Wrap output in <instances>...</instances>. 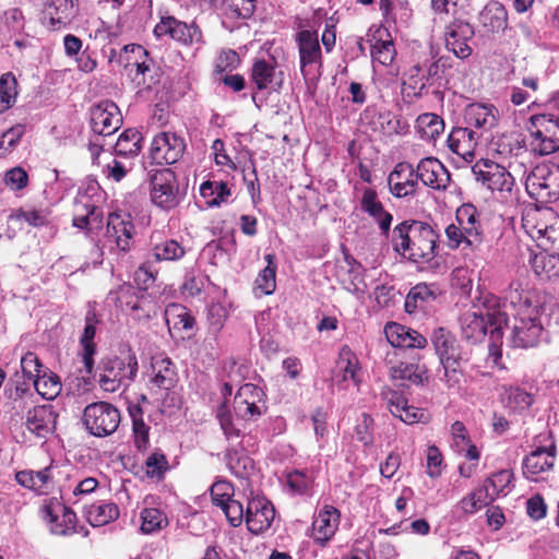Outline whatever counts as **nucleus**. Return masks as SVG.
Returning <instances> with one entry per match:
<instances>
[{"instance_id": "obj_1", "label": "nucleus", "mask_w": 559, "mask_h": 559, "mask_svg": "<svg viewBox=\"0 0 559 559\" xmlns=\"http://www.w3.org/2000/svg\"><path fill=\"white\" fill-rule=\"evenodd\" d=\"M504 299L515 310L510 338L512 346L516 348L537 346L544 333L540 321L542 304L537 292L518 278L509 284Z\"/></svg>"}, {"instance_id": "obj_2", "label": "nucleus", "mask_w": 559, "mask_h": 559, "mask_svg": "<svg viewBox=\"0 0 559 559\" xmlns=\"http://www.w3.org/2000/svg\"><path fill=\"white\" fill-rule=\"evenodd\" d=\"M439 235L432 227L419 221H405L392 233L394 251L413 262H429L437 255Z\"/></svg>"}, {"instance_id": "obj_3", "label": "nucleus", "mask_w": 559, "mask_h": 559, "mask_svg": "<svg viewBox=\"0 0 559 559\" xmlns=\"http://www.w3.org/2000/svg\"><path fill=\"white\" fill-rule=\"evenodd\" d=\"M522 226L543 251L559 253V217L552 211H527Z\"/></svg>"}, {"instance_id": "obj_4", "label": "nucleus", "mask_w": 559, "mask_h": 559, "mask_svg": "<svg viewBox=\"0 0 559 559\" xmlns=\"http://www.w3.org/2000/svg\"><path fill=\"white\" fill-rule=\"evenodd\" d=\"M507 321L506 313L499 309L467 311L460 319L463 336L475 343L480 342L488 331L493 343L499 341Z\"/></svg>"}, {"instance_id": "obj_5", "label": "nucleus", "mask_w": 559, "mask_h": 559, "mask_svg": "<svg viewBox=\"0 0 559 559\" xmlns=\"http://www.w3.org/2000/svg\"><path fill=\"white\" fill-rule=\"evenodd\" d=\"M527 193L543 203L559 199V165L542 163L535 166L525 180Z\"/></svg>"}, {"instance_id": "obj_6", "label": "nucleus", "mask_w": 559, "mask_h": 559, "mask_svg": "<svg viewBox=\"0 0 559 559\" xmlns=\"http://www.w3.org/2000/svg\"><path fill=\"white\" fill-rule=\"evenodd\" d=\"M99 386L105 392L115 393L121 388H127L135 378L138 372V360L133 355L126 359L115 357L102 362Z\"/></svg>"}, {"instance_id": "obj_7", "label": "nucleus", "mask_w": 559, "mask_h": 559, "mask_svg": "<svg viewBox=\"0 0 559 559\" xmlns=\"http://www.w3.org/2000/svg\"><path fill=\"white\" fill-rule=\"evenodd\" d=\"M86 430L98 438L114 433L120 424V412L107 402L88 404L83 412Z\"/></svg>"}, {"instance_id": "obj_8", "label": "nucleus", "mask_w": 559, "mask_h": 559, "mask_svg": "<svg viewBox=\"0 0 559 559\" xmlns=\"http://www.w3.org/2000/svg\"><path fill=\"white\" fill-rule=\"evenodd\" d=\"M473 173L477 181L486 186L491 192L498 193L501 198H507L511 194L514 178L506 167L486 159L477 162L473 166Z\"/></svg>"}, {"instance_id": "obj_9", "label": "nucleus", "mask_w": 559, "mask_h": 559, "mask_svg": "<svg viewBox=\"0 0 559 559\" xmlns=\"http://www.w3.org/2000/svg\"><path fill=\"white\" fill-rule=\"evenodd\" d=\"M533 150L539 155H548L559 150V118L547 115L531 117Z\"/></svg>"}, {"instance_id": "obj_10", "label": "nucleus", "mask_w": 559, "mask_h": 559, "mask_svg": "<svg viewBox=\"0 0 559 559\" xmlns=\"http://www.w3.org/2000/svg\"><path fill=\"white\" fill-rule=\"evenodd\" d=\"M151 199L163 210H170L178 205L179 187L171 169H157L151 175Z\"/></svg>"}, {"instance_id": "obj_11", "label": "nucleus", "mask_w": 559, "mask_h": 559, "mask_svg": "<svg viewBox=\"0 0 559 559\" xmlns=\"http://www.w3.org/2000/svg\"><path fill=\"white\" fill-rule=\"evenodd\" d=\"M474 35V27L465 17H456L445 22V48L459 59L463 60L472 55L473 49L469 43L473 40Z\"/></svg>"}, {"instance_id": "obj_12", "label": "nucleus", "mask_w": 559, "mask_h": 559, "mask_svg": "<svg viewBox=\"0 0 559 559\" xmlns=\"http://www.w3.org/2000/svg\"><path fill=\"white\" fill-rule=\"evenodd\" d=\"M186 150L183 139L171 132H160L152 141L150 158L158 165L178 162Z\"/></svg>"}, {"instance_id": "obj_13", "label": "nucleus", "mask_w": 559, "mask_h": 559, "mask_svg": "<svg viewBox=\"0 0 559 559\" xmlns=\"http://www.w3.org/2000/svg\"><path fill=\"white\" fill-rule=\"evenodd\" d=\"M122 122L118 106L105 100L91 108V124L95 133L107 136L116 132Z\"/></svg>"}, {"instance_id": "obj_14", "label": "nucleus", "mask_w": 559, "mask_h": 559, "mask_svg": "<svg viewBox=\"0 0 559 559\" xmlns=\"http://www.w3.org/2000/svg\"><path fill=\"white\" fill-rule=\"evenodd\" d=\"M295 40L299 53L300 72L306 78L308 67L322 66V50L318 33L316 31L302 29L296 34Z\"/></svg>"}, {"instance_id": "obj_15", "label": "nucleus", "mask_w": 559, "mask_h": 559, "mask_svg": "<svg viewBox=\"0 0 559 559\" xmlns=\"http://www.w3.org/2000/svg\"><path fill=\"white\" fill-rule=\"evenodd\" d=\"M275 518L273 504L264 498L251 499L246 509V523L252 534H261L270 528Z\"/></svg>"}, {"instance_id": "obj_16", "label": "nucleus", "mask_w": 559, "mask_h": 559, "mask_svg": "<svg viewBox=\"0 0 559 559\" xmlns=\"http://www.w3.org/2000/svg\"><path fill=\"white\" fill-rule=\"evenodd\" d=\"M415 174L425 186L436 190H445L450 182L449 170L435 157L423 158L415 168Z\"/></svg>"}, {"instance_id": "obj_17", "label": "nucleus", "mask_w": 559, "mask_h": 559, "mask_svg": "<svg viewBox=\"0 0 559 559\" xmlns=\"http://www.w3.org/2000/svg\"><path fill=\"white\" fill-rule=\"evenodd\" d=\"M58 414L51 405L35 406L26 415L27 430L40 439L51 436L57 426Z\"/></svg>"}, {"instance_id": "obj_18", "label": "nucleus", "mask_w": 559, "mask_h": 559, "mask_svg": "<svg viewBox=\"0 0 559 559\" xmlns=\"http://www.w3.org/2000/svg\"><path fill=\"white\" fill-rule=\"evenodd\" d=\"M555 452V444L548 448H537L532 451L523 462L524 476L532 481L542 479V475L551 471L554 467Z\"/></svg>"}, {"instance_id": "obj_19", "label": "nucleus", "mask_w": 559, "mask_h": 559, "mask_svg": "<svg viewBox=\"0 0 559 559\" xmlns=\"http://www.w3.org/2000/svg\"><path fill=\"white\" fill-rule=\"evenodd\" d=\"M382 397L385 401L390 413L393 416L399 417L405 424L412 425L426 420L425 412L414 406H408L407 401L401 393L391 389H385L382 391Z\"/></svg>"}, {"instance_id": "obj_20", "label": "nucleus", "mask_w": 559, "mask_h": 559, "mask_svg": "<svg viewBox=\"0 0 559 559\" xmlns=\"http://www.w3.org/2000/svg\"><path fill=\"white\" fill-rule=\"evenodd\" d=\"M384 334L393 347L424 348L427 345V338L419 332L395 322L385 324Z\"/></svg>"}, {"instance_id": "obj_21", "label": "nucleus", "mask_w": 559, "mask_h": 559, "mask_svg": "<svg viewBox=\"0 0 559 559\" xmlns=\"http://www.w3.org/2000/svg\"><path fill=\"white\" fill-rule=\"evenodd\" d=\"M455 221L467 235V248H477L483 241V231L478 212L472 204L461 205L455 213Z\"/></svg>"}, {"instance_id": "obj_22", "label": "nucleus", "mask_w": 559, "mask_h": 559, "mask_svg": "<svg viewBox=\"0 0 559 559\" xmlns=\"http://www.w3.org/2000/svg\"><path fill=\"white\" fill-rule=\"evenodd\" d=\"M415 168L409 163H399L388 179L391 192L397 198L414 194L418 186Z\"/></svg>"}, {"instance_id": "obj_23", "label": "nucleus", "mask_w": 559, "mask_h": 559, "mask_svg": "<svg viewBox=\"0 0 559 559\" xmlns=\"http://www.w3.org/2000/svg\"><path fill=\"white\" fill-rule=\"evenodd\" d=\"M336 277L344 288L352 294L365 293L366 284L362 277V266L353 257L345 255L343 263L336 267Z\"/></svg>"}, {"instance_id": "obj_24", "label": "nucleus", "mask_w": 559, "mask_h": 559, "mask_svg": "<svg viewBox=\"0 0 559 559\" xmlns=\"http://www.w3.org/2000/svg\"><path fill=\"white\" fill-rule=\"evenodd\" d=\"M133 233L134 226L129 215L123 216L118 213L109 214L106 237L109 241L115 242L120 250H129Z\"/></svg>"}, {"instance_id": "obj_25", "label": "nucleus", "mask_w": 559, "mask_h": 559, "mask_svg": "<svg viewBox=\"0 0 559 559\" xmlns=\"http://www.w3.org/2000/svg\"><path fill=\"white\" fill-rule=\"evenodd\" d=\"M475 131L469 128H454L448 136V146L451 152L466 162H472L477 146Z\"/></svg>"}, {"instance_id": "obj_26", "label": "nucleus", "mask_w": 559, "mask_h": 559, "mask_svg": "<svg viewBox=\"0 0 559 559\" xmlns=\"http://www.w3.org/2000/svg\"><path fill=\"white\" fill-rule=\"evenodd\" d=\"M340 522V511L325 506L317 515L312 523L313 537L322 546L334 535Z\"/></svg>"}, {"instance_id": "obj_27", "label": "nucleus", "mask_w": 559, "mask_h": 559, "mask_svg": "<svg viewBox=\"0 0 559 559\" xmlns=\"http://www.w3.org/2000/svg\"><path fill=\"white\" fill-rule=\"evenodd\" d=\"M360 205L361 210L374 219L381 233L386 236L390 231L393 218L378 200L376 191L369 188L366 189L362 193Z\"/></svg>"}, {"instance_id": "obj_28", "label": "nucleus", "mask_w": 559, "mask_h": 559, "mask_svg": "<svg viewBox=\"0 0 559 559\" xmlns=\"http://www.w3.org/2000/svg\"><path fill=\"white\" fill-rule=\"evenodd\" d=\"M431 342L440 362L462 359L460 344L455 336L443 328L433 331Z\"/></svg>"}, {"instance_id": "obj_29", "label": "nucleus", "mask_w": 559, "mask_h": 559, "mask_svg": "<svg viewBox=\"0 0 559 559\" xmlns=\"http://www.w3.org/2000/svg\"><path fill=\"white\" fill-rule=\"evenodd\" d=\"M15 479L20 485L29 488L39 495H48L53 488L51 466L37 472L21 471L16 473Z\"/></svg>"}, {"instance_id": "obj_30", "label": "nucleus", "mask_w": 559, "mask_h": 559, "mask_svg": "<svg viewBox=\"0 0 559 559\" xmlns=\"http://www.w3.org/2000/svg\"><path fill=\"white\" fill-rule=\"evenodd\" d=\"M73 0H51L46 10L48 27L52 31L68 26L75 16Z\"/></svg>"}, {"instance_id": "obj_31", "label": "nucleus", "mask_w": 559, "mask_h": 559, "mask_svg": "<svg viewBox=\"0 0 559 559\" xmlns=\"http://www.w3.org/2000/svg\"><path fill=\"white\" fill-rule=\"evenodd\" d=\"M465 119L476 128L490 130L498 123V110L493 105L471 104L465 110Z\"/></svg>"}, {"instance_id": "obj_32", "label": "nucleus", "mask_w": 559, "mask_h": 559, "mask_svg": "<svg viewBox=\"0 0 559 559\" xmlns=\"http://www.w3.org/2000/svg\"><path fill=\"white\" fill-rule=\"evenodd\" d=\"M479 22L489 33L504 31L508 25L507 10L498 1L489 2L479 13Z\"/></svg>"}, {"instance_id": "obj_33", "label": "nucleus", "mask_w": 559, "mask_h": 559, "mask_svg": "<svg viewBox=\"0 0 559 559\" xmlns=\"http://www.w3.org/2000/svg\"><path fill=\"white\" fill-rule=\"evenodd\" d=\"M492 145H495L497 153L515 158L514 162H510L509 164V167L513 169V171H518V168L523 167V174L526 173L524 159L530 156V153L518 140L503 135L493 142Z\"/></svg>"}, {"instance_id": "obj_34", "label": "nucleus", "mask_w": 559, "mask_h": 559, "mask_svg": "<svg viewBox=\"0 0 559 559\" xmlns=\"http://www.w3.org/2000/svg\"><path fill=\"white\" fill-rule=\"evenodd\" d=\"M534 273L542 278L559 276V253L544 251L534 254L530 260Z\"/></svg>"}, {"instance_id": "obj_35", "label": "nucleus", "mask_w": 559, "mask_h": 559, "mask_svg": "<svg viewBox=\"0 0 559 559\" xmlns=\"http://www.w3.org/2000/svg\"><path fill=\"white\" fill-rule=\"evenodd\" d=\"M152 382L159 389L169 390L177 381L175 365L169 358H154L152 361Z\"/></svg>"}, {"instance_id": "obj_36", "label": "nucleus", "mask_w": 559, "mask_h": 559, "mask_svg": "<svg viewBox=\"0 0 559 559\" xmlns=\"http://www.w3.org/2000/svg\"><path fill=\"white\" fill-rule=\"evenodd\" d=\"M415 128L421 139L433 141L443 132L444 122L438 115L426 112L418 116Z\"/></svg>"}, {"instance_id": "obj_37", "label": "nucleus", "mask_w": 559, "mask_h": 559, "mask_svg": "<svg viewBox=\"0 0 559 559\" xmlns=\"http://www.w3.org/2000/svg\"><path fill=\"white\" fill-rule=\"evenodd\" d=\"M371 44V58L374 62L389 66L394 60L395 48L391 39H382V32L377 31L369 40Z\"/></svg>"}, {"instance_id": "obj_38", "label": "nucleus", "mask_w": 559, "mask_h": 559, "mask_svg": "<svg viewBox=\"0 0 559 559\" xmlns=\"http://www.w3.org/2000/svg\"><path fill=\"white\" fill-rule=\"evenodd\" d=\"M166 321L169 329L190 332L192 331L195 320L186 307L173 304L166 309Z\"/></svg>"}, {"instance_id": "obj_39", "label": "nucleus", "mask_w": 559, "mask_h": 559, "mask_svg": "<svg viewBox=\"0 0 559 559\" xmlns=\"http://www.w3.org/2000/svg\"><path fill=\"white\" fill-rule=\"evenodd\" d=\"M33 384L36 392L46 400H53L62 389L59 376L49 370H44Z\"/></svg>"}, {"instance_id": "obj_40", "label": "nucleus", "mask_w": 559, "mask_h": 559, "mask_svg": "<svg viewBox=\"0 0 559 559\" xmlns=\"http://www.w3.org/2000/svg\"><path fill=\"white\" fill-rule=\"evenodd\" d=\"M86 325L84 333L81 337V344L83 346V362L88 373L92 372L94 366L93 356L95 354V344L93 342L96 328H95V313L88 312L86 316Z\"/></svg>"}, {"instance_id": "obj_41", "label": "nucleus", "mask_w": 559, "mask_h": 559, "mask_svg": "<svg viewBox=\"0 0 559 559\" xmlns=\"http://www.w3.org/2000/svg\"><path fill=\"white\" fill-rule=\"evenodd\" d=\"M118 300L121 306L130 309L138 319L150 318L148 311L145 310L146 299L142 295L135 296V290L131 285H122L118 290Z\"/></svg>"}, {"instance_id": "obj_42", "label": "nucleus", "mask_w": 559, "mask_h": 559, "mask_svg": "<svg viewBox=\"0 0 559 559\" xmlns=\"http://www.w3.org/2000/svg\"><path fill=\"white\" fill-rule=\"evenodd\" d=\"M501 402L512 411L522 412L531 407L533 396L519 386H503Z\"/></svg>"}, {"instance_id": "obj_43", "label": "nucleus", "mask_w": 559, "mask_h": 559, "mask_svg": "<svg viewBox=\"0 0 559 559\" xmlns=\"http://www.w3.org/2000/svg\"><path fill=\"white\" fill-rule=\"evenodd\" d=\"M200 193L206 199V204L213 207L226 202L230 190L224 181H205L200 187Z\"/></svg>"}, {"instance_id": "obj_44", "label": "nucleus", "mask_w": 559, "mask_h": 559, "mask_svg": "<svg viewBox=\"0 0 559 559\" xmlns=\"http://www.w3.org/2000/svg\"><path fill=\"white\" fill-rule=\"evenodd\" d=\"M393 380L408 381L412 384H423L428 377L419 366L406 362H400L393 366L390 371Z\"/></svg>"}, {"instance_id": "obj_45", "label": "nucleus", "mask_w": 559, "mask_h": 559, "mask_svg": "<svg viewBox=\"0 0 559 559\" xmlns=\"http://www.w3.org/2000/svg\"><path fill=\"white\" fill-rule=\"evenodd\" d=\"M141 134L136 130L128 129L118 138L115 153L118 156H135L141 150Z\"/></svg>"}, {"instance_id": "obj_46", "label": "nucleus", "mask_w": 559, "mask_h": 559, "mask_svg": "<svg viewBox=\"0 0 559 559\" xmlns=\"http://www.w3.org/2000/svg\"><path fill=\"white\" fill-rule=\"evenodd\" d=\"M275 76V61L269 62L264 59L255 60L251 69V80L262 91L267 88Z\"/></svg>"}, {"instance_id": "obj_47", "label": "nucleus", "mask_w": 559, "mask_h": 559, "mask_svg": "<svg viewBox=\"0 0 559 559\" xmlns=\"http://www.w3.org/2000/svg\"><path fill=\"white\" fill-rule=\"evenodd\" d=\"M132 418V430L134 435V443L139 450H145L148 445L150 427L143 420V412L140 406L129 408Z\"/></svg>"}, {"instance_id": "obj_48", "label": "nucleus", "mask_w": 559, "mask_h": 559, "mask_svg": "<svg viewBox=\"0 0 559 559\" xmlns=\"http://www.w3.org/2000/svg\"><path fill=\"white\" fill-rule=\"evenodd\" d=\"M467 0H431V8L440 16V20L447 22V17H465V7Z\"/></svg>"}, {"instance_id": "obj_49", "label": "nucleus", "mask_w": 559, "mask_h": 559, "mask_svg": "<svg viewBox=\"0 0 559 559\" xmlns=\"http://www.w3.org/2000/svg\"><path fill=\"white\" fill-rule=\"evenodd\" d=\"M26 399H14L10 395L0 397V419L13 421L22 417L27 407Z\"/></svg>"}, {"instance_id": "obj_50", "label": "nucleus", "mask_w": 559, "mask_h": 559, "mask_svg": "<svg viewBox=\"0 0 559 559\" xmlns=\"http://www.w3.org/2000/svg\"><path fill=\"white\" fill-rule=\"evenodd\" d=\"M264 259L267 265L259 273L255 284L263 294L271 295L276 288L275 255L266 254Z\"/></svg>"}, {"instance_id": "obj_51", "label": "nucleus", "mask_w": 559, "mask_h": 559, "mask_svg": "<svg viewBox=\"0 0 559 559\" xmlns=\"http://www.w3.org/2000/svg\"><path fill=\"white\" fill-rule=\"evenodd\" d=\"M185 248L176 240L169 239L157 243L152 249L155 261H176L185 255Z\"/></svg>"}, {"instance_id": "obj_52", "label": "nucleus", "mask_w": 559, "mask_h": 559, "mask_svg": "<svg viewBox=\"0 0 559 559\" xmlns=\"http://www.w3.org/2000/svg\"><path fill=\"white\" fill-rule=\"evenodd\" d=\"M16 98V81L12 73L2 74L0 78V112L8 110Z\"/></svg>"}, {"instance_id": "obj_53", "label": "nucleus", "mask_w": 559, "mask_h": 559, "mask_svg": "<svg viewBox=\"0 0 559 559\" xmlns=\"http://www.w3.org/2000/svg\"><path fill=\"white\" fill-rule=\"evenodd\" d=\"M141 531L145 534L159 531L167 524V518L162 511L155 508L144 509L141 512Z\"/></svg>"}, {"instance_id": "obj_54", "label": "nucleus", "mask_w": 559, "mask_h": 559, "mask_svg": "<svg viewBox=\"0 0 559 559\" xmlns=\"http://www.w3.org/2000/svg\"><path fill=\"white\" fill-rule=\"evenodd\" d=\"M124 51L132 55L128 57L127 62L128 66H134L136 68L138 74H144L150 71L151 64L147 62L148 52L141 45H127L124 46Z\"/></svg>"}, {"instance_id": "obj_55", "label": "nucleus", "mask_w": 559, "mask_h": 559, "mask_svg": "<svg viewBox=\"0 0 559 559\" xmlns=\"http://www.w3.org/2000/svg\"><path fill=\"white\" fill-rule=\"evenodd\" d=\"M227 465L233 474H235L239 478H245L250 474V471L253 468L252 460L245 455L238 454L237 452L227 453Z\"/></svg>"}, {"instance_id": "obj_56", "label": "nucleus", "mask_w": 559, "mask_h": 559, "mask_svg": "<svg viewBox=\"0 0 559 559\" xmlns=\"http://www.w3.org/2000/svg\"><path fill=\"white\" fill-rule=\"evenodd\" d=\"M461 361L462 359H456L441 364L444 370L443 379L449 389L459 388L463 381L464 373L461 368Z\"/></svg>"}, {"instance_id": "obj_57", "label": "nucleus", "mask_w": 559, "mask_h": 559, "mask_svg": "<svg viewBox=\"0 0 559 559\" xmlns=\"http://www.w3.org/2000/svg\"><path fill=\"white\" fill-rule=\"evenodd\" d=\"M234 408L239 417L246 420H255L265 411L264 397L258 401L251 400L250 402H245L242 405H234Z\"/></svg>"}, {"instance_id": "obj_58", "label": "nucleus", "mask_w": 559, "mask_h": 559, "mask_svg": "<svg viewBox=\"0 0 559 559\" xmlns=\"http://www.w3.org/2000/svg\"><path fill=\"white\" fill-rule=\"evenodd\" d=\"M21 369L23 377L28 381H34L44 371L39 358L33 352H27L21 358Z\"/></svg>"}, {"instance_id": "obj_59", "label": "nucleus", "mask_w": 559, "mask_h": 559, "mask_svg": "<svg viewBox=\"0 0 559 559\" xmlns=\"http://www.w3.org/2000/svg\"><path fill=\"white\" fill-rule=\"evenodd\" d=\"M5 27L14 34H21L25 27V17L19 8H10L3 14Z\"/></svg>"}, {"instance_id": "obj_60", "label": "nucleus", "mask_w": 559, "mask_h": 559, "mask_svg": "<svg viewBox=\"0 0 559 559\" xmlns=\"http://www.w3.org/2000/svg\"><path fill=\"white\" fill-rule=\"evenodd\" d=\"M4 185L11 190H22L28 183V175L22 167H13L4 175Z\"/></svg>"}, {"instance_id": "obj_61", "label": "nucleus", "mask_w": 559, "mask_h": 559, "mask_svg": "<svg viewBox=\"0 0 559 559\" xmlns=\"http://www.w3.org/2000/svg\"><path fill=\"white\" fill-rule=\"evenodd\" d=\"M91 513L95 515L98 525H103L116 520L119 516V509L117 504L112 502L102 503L92 506Z\"/></svg>"}, {"instance_id": "obj_62", "label": "nucleus", "mask_w": 559, "mask_h": 559, "mask_svg": "<svg viewBox=\"0 0 559 559\" xmlns=\"http://www.w3.org/2000/svg\"><path fill=\"white\" fill-rule=\"evenodd\" d=\"M340 357L343 361H346V365L343 370V381H347L348 379L353 380V382L357 385L359 383V379L357 378V360L353 355L350 349L344 346L341 349Z\"/></svg>"}, {"instance_id": "obj_63", "label": "nucleus", "mask_w": 559, "mask_h": 559, "mask_svg": "<svg viewBox=\"0 0 559 559\" xmlns=\"http://www.w3.org/2000/svg\"><path fill=\"white\" fill-rule=\"evenodd\" d=\"M25 132V127L16 124L9 130L4 131L0 136V150L2 153L11 151L21 140Z\"/></svg>"}, {"instance_id": "obj_64", "label": "nucleus", "mask_w": 559, "mask_h": 559, "mask_svg": "<svg viewBox=\"0 0 559 559\" xmlns=\"http://www.w3.org/2000/svg\"><path fill=\"white\" fill-rule=\"evenodd\" d=\"M227 318V311L221 304H212L207 309V322L211 330L216 333L222 330Z\"/></svg>"}]
</instances>
